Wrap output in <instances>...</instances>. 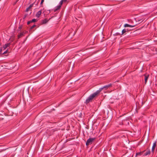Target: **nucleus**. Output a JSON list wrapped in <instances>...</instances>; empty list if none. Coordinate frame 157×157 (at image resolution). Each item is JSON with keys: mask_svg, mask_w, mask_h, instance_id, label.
Wrapping results in <instances>:
<instances>
[{"mask_svg": "<svg viewBox=\"0 0 157 157\" xmlns=\"http://www.w3.org/2000/svg\"><path fill=\"white\" fill-rule=\"evenodd\" d=\"M100 92V90L99 91H97L91 95H90L86 99V102L88 103L90 102L95 97L97 96L98 94Z\"/></svg>", "mask_w": 157, "mask_h": 157, "instance_id": "obj_1", "label": "nucleus"}, {"mask_svg": "<svg viewBox=\"0 0 157 157\" xmlns=\"http://www.w3.org/2000/svg\"><path fill=\"white\" fill-rule=\"evenodd\" d=\"M95 139V138H90L87 140L86 142V145L88 146L92 144V142Z\"/></svg>", "mask_w": 157, "mask_h": 157, "instance_id": "obj_2", "label": "nucleus"}, {"mask_svg": "<svg viewBox=\"0 0 157 157\" xmlns=\"http://www.w3.org/2000/svg\"><path fill=\"white\" fill-rule=\"evenodd\" d=\"M112 85L111 84H109L108 85H106L103 86V87H101V88H100L99 90H98L97 91H99L100 90V92L103 89H104L105 90H107L109 87L111 86H112Z\"/></svg>", "mask_w": 157, "mask_h": 157, "instance_id": "obj_3", "label": "nucleus"}, {"mask_svg": "<svg viewBox=\"0 0 157 157\" xmlns=\"http://www.w3.org/2000/svg\"><path fill=\"white\" fill-rule=\"evenodd\" d=\"M156 146V142L155 141L153 144V146L152 148L151 151L152 152H154L155 150V148Z\"/></svg>", "mask_w": 157, "mask_h": 157, "instance_id": "obj_4", "label": "nucleus"}, {"mask_svg": "<svg viewBox=\"0 0 157 157\" xmlns=\"http://www.w3.org/2000/svg\"><path fill=\"white\" fill-rule=\"evenodd\" d=\"M27 32L26 31L25 32H23L22 33H20V34H19L18 36V38H19L21 37L22 36H24V34Z\"/></svg>", "mask_w": 157, "mask_h": 157, "instance_id": "obj_5", "label": "nucleus"}, {"mask_svg": "<svg viewBox=\"0 0 157 157\" xmlns=\"http://www.w3.org/2000/svg\"><path fill=\"white\" fill-rule=\"evenodd\" d=\"M42 13V10H40L38 11L36 14V16L38 17H39Z\"/></svg>", "mask_w": 157, "mask_h": 157, "instance_id": "obj_6", "label": "nucleus"}, {"mask_svg": "<svg viewBox=\"0 0 157 157\" xmlns=\"http://www.w3.org/2000/svg\"><path fill=\"white\" fill-rule=\"evenodd\" d=\"M128 30L127 29H124L122 31L121 35H123L126 32H128Z\"/></svg>", "mask_w": 157, "mask_h": 157, "instance_id": "obj_7", "label": "nucleus"}, {"mask_svg": "<svg viewBox=\"0 0 157 157\" xmlns=\"http://www.w3.org/2000/svg\"><path fill=\"white\" fill-rule=\"evenodd\" d=\"M124 26L125 27H135V25H129L127 24H124Z\"/></svg>", "mask_w": 157, "mask_h": 157, "instance_id": "obj_8", "label": "nucleus"}, {"mask_svg": "<svg viewBox=\"0 0 157 157\" xmlns=\"http://www.w3.org/2000/svg\"><path fill=\"white\" fill-rule=\"evenodd\" d=\"M36 20L35 19H33L32 20H30V21H28L27 22V24L29 25L30 23H32L33 22H35L36 21Z\"/></svg>", "mask_w": 157, "mask_h": 157, "instance_id": "obj_9", "label": "nucleus"}, {"mask_svg": "<svg viewBox=\"0 0 157 157\" xmlns=\"http://www.w3.org/2000/svg\"><path fill=\"white\" fill-rule=\"evenodd\" d=\"M62 5H60V4H59V5L58 6L56 7V9L54 10V11L55 12H56V11L57 10H59V9H60L61 7V6Z\"/></svg>", "mask_w": 157, "mask_h": 157, "instance_id": "obj_10", "label": "nucleus"}, {"mask_svg": "<svg viewBox=\"0 0 157 157\" xmlns=\"http://www.w3.org/2000/svg\"><path fill=\"white\" fill-rule=\"evenodd\" d=\"M145 151H141V152H137L136 153V156H137L138 155H142L143 154V152Z\"/></svg>", "mask_w": 157, "mask_h": 157, "instance_id": "obj_11", "label": "nucleus"}, {"mask_svg": "<svg viewBox=\"0 0 157 157\" xmlns=\"http://www.w3.org/2000/svg\"><path fill=\"white\" fill-rule=\"evenodd\" d=\"M10 45V44L7 43L5 44L3 46V48L4 49H6Z\"/></svg>", "mask_w": 157, "mask_h": 157, "instance_id": "obj_12", "label": "nucleus"}, {"mask_svg": "<svg viewBox=\"0 0 157 157\" xmlns=\"http://www.w3.org/2000/svg\"><path fill=\"white\" fill-rule=\"evenodd\" d=\"M150 150H147L146 151V152L144 153V156H146L150 154Z\"/></svg>", "mask_w": 157, "mask_h": 157, "instance_id": "obj_13", "label": "nucleus"}, {"mask_svg": "<svg viewBox=\"0 0 157 157\" xmlns=\"http://www.w3.org/2000/svg\"><path fill=\"white\" fill-rule=\"evenodd\" d=\"M67 1V0H61V1L60 2L59 4L60 5H62L63 3L66 2Z\"/></svg>", "mask_w": 157, "mask_h": 157, "instance_id": "obj_14", "label": "nucleus"}, {"mask_svg": "<svg viewBox=\"0 0 157 157\" xmlns=\"http://www.w3.org/2000/svg\"><path fill=\"white\" fill-rule=\"evenodd\" d=\"M48 21L47 19H45L42 21V23L43 24H44L46 23Z\"/></svg>", "mask_w": 157, "mask_h": 157, "instance_id": "obj_15", "label": "nucleus"}, {"mask_svg": "<svg viewBox=\"0 0 157 157\" xmlns=\"http://www.w3.org/2000/svg\"><path fill=\"white\" fill-rule=\"evenodd\" d=\"M148 76H145L144 78L145 84H146L147 83V81L148 78Z\"/></svg>", "mask_w": 157, "mask_h": 157, "instance_id": "obj_16", "label": "nucleus"}, {"mask_svg": "<svg viewBox=\"0 0 157 157\" xmlns=\"http://www.w3.org/2000/svg\"><path fill=\"white\" fill-rule=\"evenodd\" d=\"M33 4L34 3H33L30 5L29 6V8L30 9V8H31L33 6Z\"/></svg>", "mask_w": 157, "mask_h": 157, "instance_id": "obj_17", "label": "nucleus"}, {"mask_svg": "<svg viewBox=\"0 0 157 157\" xmlns=\"http://www.w3.org/2000/svg\"><path fill=\"white\" fill-rule=\"evenodd\" d=\"M35 26H36V25H33L32 26H31L30 29H33V28H34Z\"/></svg>", "mask_w": 157, "mask_h": 157, "instance_id": "obj_18", "label": "nucleus"}, {"mask_svg": "<svg viewBox=\"0 0 157 157\" xmlns=\"http://www.w3.org/2000/svg\"><path fill=\"white\" fill-rule=\"evenodd\" d=\"M44 0H41V2H40V4H42L44 2Z\"/></svg>", "mask_w": 157, "mask_h": 157, "instance_id": "obj_19", "label": "nucleus"}, {"mask_svg": "<svg viewBox=\"0 0 157 157\" xmlns=\"http://www.w3.org/2000/svg\"><path fill=\"white\" fill-rule=\"evenodd\" d=\"M7 52V50H6V51H5V52H4L3 53V54H6Z\"/></svg>", "mask_w": 157, "mask_h": 157, "instance_id": "obj_20", "label": "nucleus"}, {"mask_svg": "<svg viewBox=\"0 0 157 157\" xmlns=\"http://www.w3.org/2000/svg\"><path fill=\"white\" fill-rule=\"evenodd\" d=\"M29 9H30V8H29V7L28 8H27L26 10V11H27V12L29 10Z\"/></svg>", "mask_w": 157, "mask_h": 157, "instance_id": "obj_21", "label": "nucleus"}, {"mask_svg": "<svg viewBox=\"0 0 157 157\" xmlns=\"http://www.w3.org/2000/svg\"><path fill=\"white\" fill-rule=\"evenodd\" d=\"M2 48H0V53H1V52L2 51Z\"/></svg>", "mask_w": 157, "mask_h": 157, "instance_id": "obj_22", "label": "nucleus"}, {"mask_svg": "<svg viewBox=\"0 0 157 157\" xmlns=\"http://www.w3.org/2000/svg\"><path fill=\"white\" fill-rule=\"evenodd\" d=\"M19 29H21V27H19Z\"/></svg>", "mask_w": 157, "mask_h": 157, "instance_id": "obj_23", "label": "nucleus"}, {"mask_svg": "<svg viewBox=\"0 0 157 157\" xmlns=\"http://www.w3.org/2000/svg\"><path fill=\"white\" fill-rule=\"evenodd\" d=\"M117 34H119V35H120V34H119V33H117Z\"/></svg>", "mask_w": 157, "mask_h": 157, "instance_id": "obj_24", "label": "nucleus"}]
</instances>
